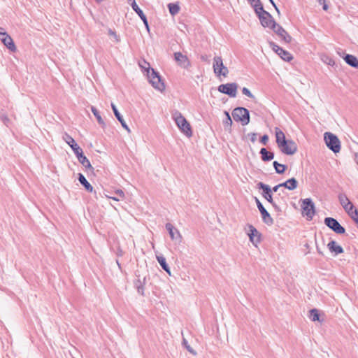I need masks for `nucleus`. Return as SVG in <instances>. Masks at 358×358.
Segmentation results:
<instances>
[{"instance_id":"obj_21","label":"nucleus","mask_w":358,"mask_h":358,"mask_svg":"<svg viewBox=\"0 0 358 358\" xmlns=\"http://www.w3.org/2000/svg\"><path fill=\"white\" fill-rule=\"evenodd\" d=\"M146 283V277L142 278L138 276V279L134 281V286L137 289L138 294L141 296H145V285Z\"/></svg>"},{"instance_id":"obj_28","label":"nucleus","mask_w":358,"mask_h":358,"mask_svg":"<svg viewBox=\"0 0 358 358\" xmlns=\"http://www.w3.org/2000/svg\"><path fill=\"white\" fill-rule=\"evenodd\" d=\"M259 154L261 155L262 160L264 162H269L274 158V153L268 152L265 148H261Z\"/></svg>"},{"instance_id":"obj_7","label":"nucleus","mask_w":358,"mask_h":358,"mask_svg":"<svg viewBox=\"0 0 358 358\" xmlns=\"http://www.w3.org/2000/svg\"><path fill=\"white\" fill-rule=\"evenodd\" d=\"M147 77L149 80V82L154 88L161 92L165 89V85L162 80V77L160 76L158 72L155 71L154 69H151L150 73L149 70L148 71Z\"/></svg>"},{"instance_id":"obj_11","label":"nucleus","mask_w":358,"mask_h":358,"mask_svg":"<svg viewBox=\"0 0 358 358\" xmlns=\"http://www.w3.org/2000/svg\"><path fill=\"white\" fill-rule=\"evenodd\" d=\"M324 222L327 227L338 234H343L345 233V228L341 225L335 218L327 217L324 218Z\"/></svg>"},{"instance_id":"obj_24","label":"nucleus","mask_w":358,"mask_h":358,"mask_svg":"<svg viewBox=\"0 0 358 358\" xmlns=\"http://www.w3.org/2000/svg\"><path fill=\"white\" fill-rule=\"evenodd\" d=\"M343 59L349 66L358 69V59L355 56L350 54H345Z\"/></svg>"},{"instance_id":"obj_40","label":"nucleus","mask_w":358,"mask_h":358,"mask_svg":"<svg viewBox=\"0 0 358 358\" xmlns=\"http://www.w3.org/2000/svg\"><path fill=\"white\" fill-rule=\"evenodd\" d=\"M182 344L185 345L186 349L191 353L195 355L196 352L194 351V350L190 347V345H188L187 341L184 338L182 341Z\"/></svg>"},{"instance_id":"obj_23","label":"nucleus","mask_w":358,"mask_h":358,"mask_svg":"<svg viewBox=\"0 0 358 358\" xmlns=\"http://www.w3.org/2000/svg\"><path fill=\"white\" fill-rule=\"evenodd\" d=\"M328 249L332 253H334L335 255H338L344 252L343 248L337 245L335 241H331L327 245Z\"/></svg>"},{"instance_id":"obj_26","label":"nucleus","mask_w":358,"mask_h":358,"mask_svg":"<svg viewBox=\"0 0 358 358\" xmlns=\"http://www.w3.org/2000/svg\"><path fill=\"white\" fill-rule=\"evenodd\" d=\"M275 141L278 146L280 145L282 143H284L287 139L285 138V135L284 132L279 129L278 127L275 128Z\"/></svg>"},{"instance_id":"obj_43","label":"nucleus","mask_w":358,"mask_h":358,"mask_svg":"<svg viewBox=\"0 0 358 358\" xmlns=\"http://www.w3.org/2000/svg\"><path fill=\"white\" fill-rule=\"evenodd\" d=\"M318 1V3L321 5H322V8L323 10H328V5L325 2V0H317Z\"/></svg>"},{"instance_id":"obj_47","label":"nucleus","mask_w":358,"mask_h":358,"mask_svg":"<svg viewBox=\"0 0 358 358\" xmlns=\"http://www.w3.org/2000/svg\"><path fill=\"white\" fill-rule=\"evenodd\" d=\"M116 194H117V195H119L121 198H124V192H123V191H122V190H120H120H117V191L116 192Z\"/></svg>"},{"instance_id":"obj_29","label":"nucleus","mask_w":358,"mask_h":358,"mask_svg":"<svg viewBox=\"0 0 358 358\" xmlns=\"http://www.w3.org/2000/svg\"><path fill=\"white\" fill-rule=\"evenodd\" d=\"M156 258L162 269L164 270L169 275H171V270L169 265L166 263L165 257L163 255H157Z\"/></svg>"},{"instance_id":"obj_1","label":"nucleus","mask_w":358,"mask_h":358,"mask_svg":"<svg viewBox=\"0 0 358 358\" xmlns=\"http://www.w3.org/2000/svg\"><path fill=\"white\" fill-rule=\"evenodd\" d=\"M65 142L71 148L74 154L76 155L79 162L87 169L91 171H94V167L91 165L89 159L84 155L83 150L76 143L75 140L69 134H65L63 136Z\"/></svg>"},{"instance_id":"obj_46","label":"nucleus","mask_w":358,"mask_h":358,"mask_svg":"<svg viewBox=\"0 0 358 358\" xmlns=\"http://www.w3.org/2000/svg\"><path fill=\"white\" fill-rule=\"evenodd\" d=\"M282 187V185H280V184H278V185H277L274 186V187L271 189L272 192H277V191H278V189L280 187Z\"/></svg>"},{"instance_id":"obj_13","label":"nucleus","mask_w":358,"mask_h":358,"mask_svg":"<svg viewBox=\"0 0 358 358\" xmlns=\"http://www.w3.org/2000/svg\"><path fill=\"white\" fill-rule=\"evenodd\" d=\"M255 202L261 213L262 221L268 226H271L273 224V219L271 217L269 213L257 197H255Z\"/></svg>"},{"instance_id":"obj_12","label":"nucleus","mask_w":358,"mask_h":358,"mask_svg":"<svg viewBox=\"0 0 358 358\" xmlns=\"http://www.w3.org/2000/svg\"><path fill=\"white\" fill-rule=\"evenodd\" d=\"M278 148L283 154L287 155H292L297 151L296 143L291 139H287L284 143L279 145Z\"/></svg>"},{"instance_id":"obj_8","label":"nucleus","mask_w":358,"mask_h":358,"mask_svg":"<svg viewBox=\"0 0 358 358\" xmlns=\"http://www.w3.org/2000/svg\"><path fill=\"white\" fill-rule=\"evenodd\" d=\"M301 206L303 215H306L308 220H311L315 214V207L312 199L310 198L303 199Z\"/></svg>"},{"instance_id":"obj_41","label":"nucleus","mask_w":358,"mask_h":358,"mask_svg":"<svg viewBox=\"0 0 358 358\" xmlns=\"http://www.w3.org/2000/svg\"><path fill=\"white\" fill-rule=\"evenodd\" d=\"M268 141V135L266 134H264L263 135L261 138H260V142L263 144V145H266Z\"/></svg>"},{"instance_id":"obj_54","label":"nucleus","mask_w":358,"mask_h":358,"mask_svg":"<svg viewBox=\"0 0 358 358\" xmlns=\"http://www.w3.org/2000/svg\"><path fill=\"white\" fill-rule=\"evenodd\" d=\"M103 0H96V2L101 3Z\"/></svg>"},{"instance_id":"obj_10","label":"nucleus","mask_w":358,"mask_h":358,"mask_svg":"<svg viewBox=\"0 0 358 358\" xmlns=\"http://www.w3.org/2000/svg\"><path fill=\"white\" fill-rule=\"evenodd\" d=\"M238 87L237 83H230L219 85L217 90L220 92L234 98L237 95Z\"/></svg>"},{"instance_id":"obj_42","label":"nucleus","mask_w":358,"mask_h":358,"mask_svg":"<svg viewBox=\"0 0 358 358\" xmlns=\"http://www.w3.org/2000/svg\"><path fill=\"white\" fill-rule=\"evenodd\" d=\"M248 136L250 137V141L252 143H255L256 141L257 134H256V133H249L248 134Z\"/></svg>"},{"instance_id":"obj_31","label":"nucleus","mask_w":358,"mask_h":358,"mask_svg":"<svg viewBox=\"0 0 358 358\" xmlns=\"http://www.w3.org/2000/svg\"><path fill=\"white\" fill-rule=\"evenodd\" d=\"M310 318L313 322H322L323 319H320V311L316 308H313L310 311Z\"/></svg>"},{"instance_id":"obj_37","label":"nucleus","mask_w":358,"mask_h":358,"mask_svg":"<svg viewBox=\"0 0 358 358\" xmlns=\"http://www.w3.org/2000/svg\"><path fill=\"white\" fill-rule=\"evenodd\" d=\"M108 35L113 36L116 43H119L120 41V38L118 35H117L116 32L111 29H109L108 31Z\"/></svg>"},{"instance_id":"obj_3","label":"nucleus","mask_w":358,"mask_h":358,"mask_svg":"<svg viewBox=\"0 0 358 358\" xmlns=\"http://www.w3.org/2000/svg\"><path fill=\"white\" fill-rule=\"evenodd\" d=\"M257 186L259 189L262 190V196L272 205L275 210L278 213H281V208L276 203V202L273 199V193L271 187L268 185L264 184L262 182H258Z\"/></svg>"},{"instance_id":"obj_36","label":"nucleus","mask_w":358,"mask_h":358,"mask_svg":"<svg viewBox=\"0 0 358 358\" xmlns=\"http://www.w3.org/2000/svg\"><path fill=\"white\" fill-rule=\"evenodd\" d=\"M131 6L134 12L138 15L141 16L144 13L143 10L138 7L136 3H131Z\"/></svg>"},{"instance_id":"obj_22","label":"nucleus","mask_w":358,"mask_h":358,"mask_svg":"<svg viewBox=\"0 0 358 358\" xmlns=\"http://www.w3.org/2000/svg\"><path fill=\"white\" fill-rule=\"evenodd\" d=\"M111 108H112V110L113 111V113H114L115 117L120 122L122 127L123 128H124L127 131L130 132V129H129L128 125L127 124L126 122L123 119V117L122 116V115L118 111L116 106L114 103H111Z\"/></svg>"},{"instance_id":"obj_9","label":"nucleus","mask_w":358,"mask_h":358,"mask_svg":"<svg viewBox=\"0 0 358 358\" xmlns=\"http://www.w3.org/2000/svg\"><path fill=\"white\" fill-rule=\"evenodd\" d=\"M213 68L217 76L227 77L229 74V69L224 65L222 59L220 56H215L213 58Z\"/></svg>"},{"instance_id":"obj_53","label":"nucleus","mask_w":358,"mask_h":358,"mask_svg":"<svg viewBox=\"0 0 358 358\" xmlns=\"http://www.w3.org/2000/svg\"><path fill=\"white\" fill-rule=\"evenodd\" d=\"M111 199H113V200H115V201H118L119 200L118 199H116L115 197H111Z\"/></svg>"},{"instance_id":"obj_56","label":"nucleus","mask_w":358,"mask_h":358,"mask_svg":"<svg viewBox=\"0 0 358 358\" xmlns=\"http://www.w3.org/2000/svg\"><path fill=\"white\" fill-rule=\"evenodd\" d=\"M357 164H358V161H357Z\"/></svg>"},{"instance_id":"obj_48","label":"nucleus","mask_w":358,"mask_h":358,"mask_svg":"<svg viewBox=\"0 0 358 358\" xmlns=\"http://www.w3.org/2000/svg\"><path fill=\"white\" fill-rule=\"evenodd\" d=\"M143 24H144L146 29L148 30V31H150V27H149V24H148V21L145 22V23H143Z\"/></svg>"},{"instance_id":"obj_55","label":"nucleus","mask_w":358,"mask_h":358,"mask_svg":"<svg viewBox=\"0 0 358 358\" xmlns=\"http://www.w3.org/2000/svg\"><path fill=\"white\" fill-rule=\"evenodd\" d=\"M117 264L118 266L120 267V264L118 260H117Z\"/></svg>"},{"instance_id":"obj_51","label":"nucleus","mask_w":358,"mask_h":358,"mask_svg":"<svg viewBox=\"0 0 358 358\" xmlns=\"http://www.w3.org/2000/svg\"><path fill=\"white\" fill-rule=\"evenodd\" d=\"M224 114L226 115L227 117L226 118H229V117H230L229 115V113L227 112V111H225L224 112Z\"/></svg>"},{"instance_id":"obj_32","label":"nucleus","mask_w":358,"mask_h":358,"mask_svg":"<svg viewBox=\"0 0 358 358\" xmlns=\"http://www.w3.org/2000/svg\"><path fill=\"white\" fill-rule=\"evenodd\" d=\"M273 166L275 169V171L278 174H282L287 169V166L285 164H280L277 161H274L273 162Z\"/></svg>"},{"instance_id":"obj_30","label":"nucleus","mask_w":358,"mask_h":358,"mask_svg":"<svg viewBox=\"0 0 358 358\" xmlns=\"http://www.w3.org/2000/svg\"><path fill=\"white\" fill-rule=\"evenodd\" d=\"M91 111L95 116L98 123L103 128L106 127V123L104 122L103 120L102 119L101 116L99 114V112L98 110L93 106H91Z\"/></svg>"},{"instance_id":"obj_2","label":"nucleus","mask_w":358,"mask_h":358,"mask_svg":"<svg viewBox=\"0 0 358 358\" xmlns=\"http://www.w3.org/2000/svg\"><path fill=\"white\" fill-rule=\"evenodd\" d=\"M173 117L176 124L182 133L188 137L192 136V131L189 123L180 112L176 111L173 113Z\"/></svg>"},{"instance_id":"obj_44","label":"nucleus","mask_w":358,"mask_h":358,"mask_svg":"<svg viewBox=\"0 0 358 358\" xmlns=\"http://www.w3.org/2000/svg\"><path fill=\"white\" fill-rule=\"evenodd\" d=\"M268 1L273 5V6L275 8L278 14L280 15V10H279L278 8L277 7L276 4L275 3L274 1L273 0H268Z\"/></svg>"},{"instance_id":"obj_38","label":"nucleus","mask_w":358,"mask_h":358,"mask_svg":"<svg viewBox=\"0 0 358 358\" xmlns=\"http://www.w3.org/2000/svg\"><path fill=\"white\" fill-rule=\"evenodd\" d=\"M242 93L244 95H245L251 99H255V96L252 94V92L250 91V90L248 89L247 87H243L242 89Z\"/></svg>"},{"instance_id":"obj_52","label":"nucleus","mask_w":358,"mask_h":358,"mask_svg":"<svg viewBox=\"0 0 358 358\" xmlns=\"http://www.w3.org/2000/svg\"><path fill=\"white\" fill-rule=\"evenodd\" d=\"M317 252L320 254V255H323L322 254V252L321 251V250H320V248L318 247H317Z\"/></svg>"},{"instance_id":"obj_49","label":"nucleus","mask_w":358,"mask_h":358,"mask_svg":"<svg viewBox=\"0 0 358 358\" xmlns=\"http://www.w3.org/2000/svg\"><path fill=\"white\" fill-rule=\"evenodd\" d=\"M328 64L329 65H334V61L333 59H330L329 62H328Z\"/></svg>"},{"instance_id":"obj_6","label":"nucleus","mask_w":358,"mask_h":358,"mask_svg":"<svg viewBox=\"0 0 358 358\" xmlns=\"http://www.w3.org/2000/svg\"><path fill=\"white\" fill-rule=\"evenodd\" d=\"M232 116L236 122H241L242 125H247L250 122V112L243 107H237L232 111Z\"/></svg>"},{"instance_id":"obj_14","label":"nucleus","mask_w":358,"mask_h":358,"mask_svg":"<svg viewBox=\"0 0 358 358\" xmlns=\"http://www.w3.org/2000/svg\"><path fill=\"white\" fill-rule=\"evenodd\" d=\"M269 46L284 61L290 62L293 59V57L289 52L282 49L281 47L276 45L274 42H269Z\"/></svg>"},{"instance_id":"obj_15","label":"nucleus","mask_w":358,"mask_h":358,"mask_svg":"<svg viewBox=\"0 0 358 358\" xmlns=\"http://www.w3.org/2000/svg\"><path fill=\"white\" fill-rule=\"evenodd\" d=\"M285 43H289L292 38L287 32V31L277 22L273 24V27L271 29Z\"/></svg>"},{"instance_id":"obj_5","label":"nucleus","mask_w":358,"mask_h":358,"mask_svg":"<svg viewBox=\"0 0 358 358\" xmlns=\"http://www.w3.org/2000/svg\"><path fill=\"white\" fill-rule=\"evenodd\" d=\"M324 140L327 148L334 153H338L341 150V141L338 136L331 132H325Z\"/></svg>"},{"instance_id":"obj_20","label":"nucleus","mask_w":358,"mask_h":358,"mask_svg":"<svg viewBox=\"0 0 358 358\" xmlns=\"http://www.w3.org/2000/svg\"><path fill=\"white\" fill-rule=\"evenodd\" d=\"M166 229L169 231L170 237L173 241H178L179 242L181 241L182 236L179 231L176 229L172 224L166 223Z\"/></svg>"},{"instance_id":"obj_33","label":"nucleus","mask_w":358,"mask_h":358,"mask_svg":"<svg viewBox=\"0 0 358 358\" xmlns=\"http://www.w3.org/2000/svg\"><path fill=\"white\" fill-rule=\"evenodd\" d=\"M168 8H169V13L172 15L177 14L180 10L179 6L176 3H170L168 4Z\"/></svg>"},{"instance_id":"obj_25","label":"nucleus","mask_w":358,"mask_h":358,"mask_svg":"<svg viewBox=\"0 0 358 358\" xmlns=\"http://www.w3.org/2000/svg\"><path fill=\"white\" fill-rule=\"evenodd\" d=\"M280 185H282L283 187L289 190H294L298 186V181L296 180V178H292L282 183H280Z\"/></svg>"},{"instance_id":"obj_17","label":"nucleus","mask_w":358,"mask_h":358,"mask_svg":"<svg viewBox=\"0 0 358 358\" xmlns=\"http://www.w3.org/2000/svg\"><path fill=\"white\" fill-rule=\"evenodd\" d=\"M248 229L249 231L248 232V235L249 236V239L254 245L257 246V244H259L261 242L262 234L252 224H248Z\"/></svg>"},{"instance_id":"obj_19","label":"nucleus","mask_w":358,"mask_h":358,"mask_svg":"<svg viewBox=\"0 0 358 358\" xmlns=\"http://www.w3.org/2000/svg\"><path fill=\"white\" fill-rule=\"evenodd\" d=\"M174 58L178 64L184 69H187L190 66V62L187 56L182 55L180 52H175Z\"/></svg>"},{"instance_id":"obj_18","label":"nucleus","mask_w":358,"mask_h":358,"mask_svg":"<svg viewBox=\"0 0 358 358\" xmlns=\"http://www.w3.org/2000/svg\"><path fill=\"white\" fill-rule=\"evenodd\" d=\"M0 41L10 51L15 52L16 46L12 38L5 31H0Z\"/></svg>"},{"instance_id":"obj_39","label":"nucleus","mask_w":358,"mask_h":358,"mask_svg":"<svg viewBox=\"0 0 358 358\" xmlns=\"http://www.w3.org/2000/svg\"><path fill=\"white\" fill-rule=\"evenodd\" d=\"M223 124L226 129H229L232 124V120L231 117H229V118H226Z\"/></svg>"},{"instance_id":"obj_50","label":"nucleus","mask_w":358,"mask_h":358,"mask_svg":"<svg viewBox=\"0 0 358 358\" xmlns=\"http://www.w3.org/2000/svg\"><path fill=\"white\" fill-rule=\"evenodd\" d=\"M128 3H136L135 0H127Z\"/></svg>"},{"instance_id":"obj_35","label":"nucleus","mask_w":358,"mask_h":358,"mask_svg":"<svg viewBox=\"0 0 358 358\" xmlns=\"http://www.w3.org/2000/svg\"><path fill=\"white\" fill-rule=\"evenodd\" d=\"M248 1L252 6V8L255 10V12L256 11V9L258 10L259 6H263L260 0H248Z\"/></svg>"},{"instance_id":"obj_16","label":"nucleus","mask_w":358,"mask_h":358,"mask_svg":"<svg viewBox=\"0 0 358 358\" xmlns=\"http://www.w3.org/2000/svg\"><path fill=\"white\" fill-rule=\"evenodd\" d=\"M338 199L339 200L341 205L343 206V209L348 213V215H350L351 213L353 212L355 210H356L352 203L349 200V199L345 194H339L338 196Z\"/></svg>"},{"instance_id":"obj_45","label":"nucleus","mask_w":358,"mask_h":358,"mask_svg":"<svg viewBox=\"0 0 358 358\" xmlns=\"http://www.w3.org/2000/svg\"><path fill=\"white\" fill-rule=\"evenodd\" d=\"M139 17L141 19V20L143 21V23L148 22L147 17L144 13L143 14V15L139 16Z\"/></svg>"},{"instance_id":"obj_27","label":"nucleus","mask_w":358,"mask_h":358,"mask_svg":"<svg viewBox=\"0 0 358 358\" xmlns=\"http://www.w3.org/2000/svg\"><path fill=\"white\" fill-rule=\"evenodd\" d=\"M78 179L80 182V183L85 187L86 191L88 192H92L94 190L93 187L91 185V184L87 180L85 177L83 173H78Z\"/></svg>"},{"instance_id":"obj_4","label":"nucleus","mask_w":358,"mask_h":358,"mask_svg":"<svg viewBox=\"0 0 358 358\" xmlns=\"http://www.w3.org/2000/svg\"><path fill=\"white\" fill-rule=\"evenodd\" d=\"M255 13L258 16L261 24L264 27H268L271 29L273 27V24L276 23L273 16L264 9L263 6H259L258 10L256 9Z\"/></svg>"},{"instance_id":"obj_34","label":"nucleus","mask_w":358,"mask_h":358,"mask_svg":"<svg viewBox=\"0 0 358 358\" xmlns=\"http://www.w3.org/2000/svg\"><path fill=\"white\" fill-rule=\"evenodd\" d=\"M140 67L142 69L143 71L146 72V76L148 75V71H150V73L151 72L150 65L148 62H147L145 60H143L142 62L138 63Z\"/></svg>"}]
</instances>
